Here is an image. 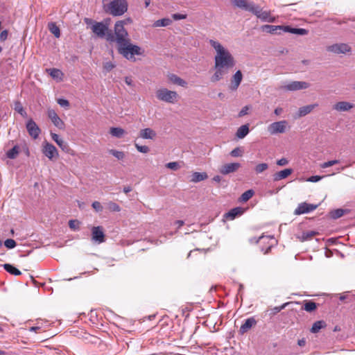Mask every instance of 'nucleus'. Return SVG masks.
I'll return each instance as SVG.
<instances>
[{
  "label": "nucleus",
  "instance_id": "f257e3e1",
  "mask_svg": "<svg viewBox=\"0 0 355 355\" xmlns=\"http://www.w3.org/2000/svg\"><path fill=\"white\" fill-rule=\"evenodd\" d=\"M209 44L215 49L214 73L210 80L212 83L220 80L235 66L236 61L231 53L218 42L210 40Z\"/></svg>",
  "mask_w": 355,
  "mask_h": 355
},
{
  "label": "nucleus",
  "instance_id": "f03ea898",
  "mask_svg": "<svg viewBox=\"0 0 355 355\" xmlns=\"http://www.w3.org/2000/svg\"><path fill=\"white\" fill-rule=\"evenodd\" d=\"M117 51L119 54L122 55L128 60L135 62L136 60L135 55H141L144 51L137 45L130 42V40H126L123 43L117 45Z\"/></svg>",
  "mask_w": 355,
  "mask_h": 355
},
{
  "label": "nucleus",
  "instance_id": "7ed1b4c3",
  "mask_svg": "<svg viewBox=\"0 0 355 355\" xmlns=\"http://www.w3.org/2000/svg\"><path fill=\"white\" fill-rule=\"evenodd\" d=\"M103 9L105 12L112 16H121L127 12L128 4L127 0H105Z\"/></svg>",
  "mask_w": 355,
  "mask_h": 355
},
{
  "label": "nucleus",
  "instance_id": "20e7f679",
  "mask_svg": "<svg viewBox=\"0 0 355 355\" xmlns=\"http://www.w3.org/2000/svg\"><path fill=\"white\" fill-rule=\"evenodd\" d=\"M110 19H106L102 22H96L92 27V30L98 37H105L108 42H114V37L109 30Z\"/></svg>",
  "mask_w": 355,
  "mask_h": 355
},
{
  "label": "nucleus",
  "instance_id": "39448f33",
  "mask_svg": "<svg viewBox=\"0 0 355 355\" xmlns=\"http://www.w3.org/2000/svg\"><path fill=\"white\" fill-rule=\"evenodd\" d=\"M155 94L159 101L167 103L175 104L179 99V95L176 92L169 90L164 87L158 89Z\"/></svg>",
  "mask_w": 355,
  "mask_h": 355
},
{
  "label": "nucleus",
  "instance_id": "423d86ee",
  "mask_svg": "<svg viewBox=\"0 0 355 355\" xmlns=\"http://www.w3.org/2000/svg\"><path fill=\"white\" fill-rule=\"evenodd\" d=\"M125 24V20H120L116 21L114 25V42H116L117 45L130 40L128 31L124 28Z\"/></svg>",
  "mask_w": 355,
  "mask_h": 355
},
{
  "label": "nucleus",
  "instance_id": "0eeeda50",
  "mask_svg": "<svg viewBox=\"0 0 355 355\" xmlns=\"http://www.w3.org/2000/svg\"><path fill=\"white\" fill-rule=\"evenodd\" d=\"M251 243H259L261 250L264 254L268 253L273 246L274 237L271 236H260L259 238L252 237L250 239Z\"/></svg>",
  "mask_w": 355,
  "mask_h": 355
},
{
  "label": "nucleus",
  "instance_id": "6e6552de",
  "mask_svg": "<svg viewBox=\"0 0 355 355\" xmlns=\"http://www.w3.org/2000/svg\"><path fill=\"white\" fill-rule=\"evenodd\" d=\"M289 126L286 120L273 122L268 126V131L270 135L281 134L285 132Z\"/></svg>",
  "mask_w": 355,
  "mask_h": 355
},
{
  "label": "nucleus",
  "instance_id": "1a4fd4ad",
  "mask_svg": "<svg viewBox=\"0 0 355 355\" xmlns=\"http://www.w3.org/2000/svg\"><path fill=\"white\" fill-rule=\"evenodd\" d=\"M42 151L49 159H56L59 156L57 148L53 144L47 141L43 143Z\"/></svg>",
  "mask_w": 355,
  "mask_h": 355
},
{
  "label": "nucleus",
  "instance_id": "9d476101",
  "mask_svg": "<svg viewBox=\"0 0 355 355\" xmlns=\"http://www.w3.org/2000/svg\"><path fill=\"white\" fill-rule=\"evenodd\" d=\"M51 136L52 139L58 144V146L62 149V150L72 156H74L76 155L75 151L70 148V146L66 141L60 138L58 135L51 132Z\"/></svg>",
  "mask_w": 355,
  "mask_h": 355
},
{
  "label": "nucleus",
  "instance_id": "9b49d317",
  "mask_svg": "<svg viewBox=\"0 0 355 355\" xmlns=\"http://www.w3.org/2000/svg\"><path fill=\"white\" fill-rule=\"evenodd\" d=\"M252 12L263 21L274 22L275 20V18L271 16L270 11H264L259 6H254Z\"/></svg>",
  "mask_w": 355,
  "mask_h": 355
},
{
  "label": "nucleus",
  "instance_id": "f8f14e48",
  "mask_svg": "<svg viewBox=\"0 0 355 355\" xmlns=\"http://www.w3.org/2000/svg\"><path fill=\"white\" fill-rule=\"evenodd\" d=\"M92 240L97 243L105 242V235L103 227L96 226L92 228Z\"/></svg>",
  "mask_w": 355,
  "mask_h": 355
},
{
  "label": "nucleus",
  "instance_id": "ddd939ff",
  "mask_svg": "<svg viewBox=\"0 0 355 355\" xmlns=\"http://www.w3.org/2000/svg\"><path fill=\"white\" fill-rule=\"evenodd\" d=\"M327 49L328 51L337 54L346 53L351 51V47L345 43L332 44L327 46Z\"/></svg>",
  "mask_w": 355,
  "mask_h": 355
},
{
  "label": "nucleus",
  "instance_id": "4468645a",
  "mask_svg": "<svg viewBox=\"0 0 355 355\" xmlns=\"http://www.w3.org/2000/svg\"><path fill=\"white\" fill-rule=\"evenodd\" d=\"M47 115L55 126L60 130L64 129L65 124L64 121L59 117L55 110L49 109L47 111Z\"/></svg>",
  "mask_w": 355,
  "mask_h": 355
},
{
  "label": "nucleus",
  "instance_id": "2eb2a0df",
  "mask_svg": "<svg viewBox=\"0 0 355 355\" xmlns=\"http://www.w3.org/2000/svg\"><path fill=\"white\" fill-rule=\"evenodd\" d=\"M318 207V205L302 202L299 204L297 207L295 209L294 214L295 215H301L303 214L309 213L314 211Z\"/></svg>",
  "mask_w": 355,
  "mask_h": 355
},
{
  "label": "nucleus",
  "instance_id": "dca6fc26",
  "mask_svg": "<svg viewBox=\"0 0 355 355\" xmlns=\"http://www.w3.org/2000/svg\"><path fill=\"white\" fill-rule=\"evenodd\" d=\"M309 86V83L304 81H293L289 84L284 85L282 88L288 91H296L307 89Z\"/></svg>",
  "mask_w": 355,
  "mask_h": 355
},
{
  "label": "nucleus",
  "instance_id": "f3484780",
  "mask_svg": "<svg viewBox=\"0 0 355 355\" xmlns=\"http://www.w3.org/2000/svg\"><path fill=\"white\" fill-rule=\"evenodd\" d=\"M241 167V164L238 162L227 163L222 165L219 168V172L224 175L236 172Z\"/></svg>",
  "mask_w": 355,
  "mask_h": 355
},
{
  "label": "nucleus",
  "instance_id": "a211bd4d",
  "mask_svg": "<svg viewBox=\"0 0 355 355\" xmlns=\"http://www.w3.org/2000/svg\"><path fill=\"white\" fill-rule=\"evenodd\" d=\"M26 129L29 135L33 139H37L41 132V130L32 119L27 121Z\"/></svg>",
  "mask_w": 355,
  "mask_h": 355
},
{
  "label": "nucleus",
  "instance_id": "6ab92c4d",
  "mask_svg": "<svg viewBox=\"0 0 355 355\" xmlns=\"http://www.w3.org/2000/svg\"><path fill=\"white\" fill-rule=\"evenodd\" d=\"M257 323V321L254 318V317H250L247 318L243 324H241L239 329V334L243 335L247 333L250 329L252 327H255Z\"/></svg>",
  "mask_w": 355,
  "mask_h": 355
},
{
  "label": "nucleus",
  "instance_id": "aec40b11",
  "mask_svg": "<svg viewBox=\"0 0 355 355\" xmlns=\"http://www.w3.org/2000/svg\"><path fill=\"white\" fill-rule=\"evenodd\" d=\"M243 80V74L240 70H238L232 77L229 88L232 91H236L239 87Z\"/></svg>",
  "mask_w": 355,
  "mask_h": 355
},
{
  "label": "nucleus",
  "instance_id": "412c9836",
  "mask_svg": "<svg viewBox=\"0 0 355 355\" xmlns=\"http://www.w3.org/2000/svg\"><path fill=\"white\" fill-rule=\"evenodd\" d=\"M232 3L236 7L244 9L251 12L255 6L253 3H249L247 0H233Z\"/></svg>",
  "mask_w": 355,
  "mask_h": 355
},
{
  "label": "nucleus",
  "instance_id": "4be33fe9",
  "mask_svg": "<svg viewBox=\"0 0 355 355\" xmlns=\"http://www.w3.org/2000/svg\"><path fill=\"white\" fill-rule=\"evenodd\" d=\"M244 213V209L242 207H235L225 213L224 218L227 220H232L236 217L241 216Z\"/></svg>",
  "mask_w": 355,
  "mask_h": 355
},
{
  "label": "nucleus",
  "instance_id": "5701e85b",
  "mask_svg": "<svg viewBox=\"0 0 355 355\" xmlns=\"http://www.w3.org/2000/svg\"><path fill=\"white\" fill-rule=\"evenodd\" d=\"M354 107L353 103L347 101H340L334 105V109L338 112H347Z\"/></svg>",
  "mask_w": 355,
  "mask_h": 355
},
{
  "label": "nucleus",
  "instance_id": "b1692460",
  "mask_svg": "<svg viewBox=\"0 0 355 355\" xmlns=\"http://www.w3.org/2000/svg\"><path fill=\"white\" fill-rule=\"evenodd\" d=\"M156 135L155 131L150 128H144L139 131V137L144 139H154Z\"/></svg>",
  "mask_w": 355,
  "mask_h": 355
},
{
  "label": "nucleus",
  "instance_id": "393cba45",
  "mask_svg": "<svg viewBox=\"0 0 355 355\" xmlns=\"http://www.w3.org/2000/svg\"><path fill=\"white\" fill-rule=\"evenodd\" d=\"M293 173L292 168H285L282 171L275 173L273 175V180L275 182L279 181L283 179H286Z\"/></svg>",
  "mask_w": 355,
  "mask_h": 355
},
{
  "label": "nucleus",
  "instance_id": "a878e982",
  "mask_svg": "<svg viewBox=\"0 0 355 355\" xmlns=\"http://www.w3.org/2000/svg\"><path fill=\"white\" fill-rule=\"evenodd\" d=\"M167 78L173 84L178 85L181 87H186L187 85V83L185 80L174 73L168 74Z\"/></svg>",
  "mask_w": 355,
  "mask_h": 355
},
{
  "label": "nucleus",
  "instance_id": "bb28decb",
  "mask_svg": "<svg viewBox=\"0 0 355 355\" xmlns=\"http://www.w3.org/2000/svg\"><path fill=\"white\" fill-rule=\"evenodd\" d=\"M47 71L49 73L50 76L57 81H62L63 80L64 73L61 70L53 68L48 69Z\"/></svg>",
  "mask_w": 355,
  "mask_h": 355
},
{
  "label": "nucleus",
  "instance_id": "cd10ccee",
  "mask_svg": "<svg viewBox=\"0 0 355 355\" xmlns=\"http://www.w3.org/2000/svg\"><path fill=\"white\" fill-rule=\"evenodd\" d=\"M318 106V104L308 105L300 107L298 110V116H304L313 111Z\"/></svg>",
  "mask_w": 355,
  "mask_h": 355
},
{
  "label": "nucleus",
  "instance_id": "c85d7f7f",
  "mask_svg": "<svg viewBox=\"0 0 355 355\" xmlns=\"http://www.w3.org/2000/svg\"><path fill=\"white\" fill-rule=\"evenodd\" d=\"M207 178H208V175L205 172H203V173L194 172L191 175V182H199L203 181Z\"/></svg>",
  "mask_w": 355,
  "mask_h": 355
},
{
  "label": "nucleus",
  "instance_id": "c756f323",
  "mask_svg": "<svg viewBox=\"0 0 355 355\" xmlns=\"http://www.w3.org/2000/svg\"><path fill=\"white\" fill-rule=\"evenodd\" d=\"M262 30L268 33L274 34L277 33V31H284V26H272V25H264L261 27Z\"/></svg>",
  "mask_w": 355,
  "mask_h": 355
},
{
  "label": "nucleus",
  "instance_id": "7c9ffc66",
  "mask_svg": "<svg viewBox=\"0 0 355 355\" xmlns=\"http://www.w3.org/2000/svg\"><path fill=\"white\" fill-rule=\"evenodd\" d=\"M284 32L291 33L293 34H297V35H306L307 34L308 31L304 28H291L290 26H284Z\"/></svg>",
  "mask_w": 355,
  "mask_h": 355
},
{
  "label": "nucleus",
  "instance_id": "2f4dec72",
  "mask_svg": "<svg viewBox=\"0 0 355 355\" xmlns=\"http://www.w3.org/2000/svg\"><path fill=\"white\" fill-rule=\"evenodd\" d=\"M326 327V322L324 320H318L315 322L311 329L312 333H318L320 329Z\"/></svg>",
  "mask_w": 355,
  "mask_h": 355
},
{
  "label": "nucleus",
  "instance_id": "473e14b6",
  "mask_svg": "<svg viewBox=\"0 0 355 355\" xmlns=\"http://www.w3.org/2000/svg\"><path fill=\"white\" fill-rule=\"evenodd\" d=\"M48 28L50 32L54 35V36L57 38L60 36V31L59 27L54 22H50L48 24Z\"/></svg>",
  "mask_w": 355,
  "mask_h": 355
},
{
  "label": "nucleus",
  "instance_id": "72a5a7b5",
  "mask_svg": "<svg viewBox=\"0 0 355 355\" xmlns=\"http://www.w3.org/2000/svg\"><path fill=\"white\" fill-rule=\"evenodd\" d=\"M249 132V128L248 125H241L236 132V137L240 139L244 138Z\"/></svg>",
  "mask_w": 355,
  "mask_h": 355
},
{
  "label": "nucleus",
  "instance_id": "f704fd0d",
  "mask_svg": "<svg viewBox=\"0 0 355 355\" xmlns=\"http://www.w3.org/2000/svg\"><path fill=\"white\" fill-rule=\"evenodd\" d=\"M3 268L10 274L14 275H21V272L15 267H14L12 265L9 263H5L3 266Z\"/></svg>",
  "mask_w": 355,
  "mask_h": 355
},
{
  "label": "nucleus",
  "instance_id": "c9c22d12",
  "mask_svg": "<svg viewBox=\"0 0 355 355\" xmlns=\"http://www.w3.org/2000/svg\"><path fill=\"white\" fill-rule=\"evenodd\" d=\"M14 110L19 113L22 117L26 118L27 117V113L24 109L22 104L20 101H15V107Z\"/></svg>",
  "mask_w": 355,
  "mask_h": 355
},
{
  "label": "nucleus",
  "instance_id": "e433bc0d",
  "mask_svg": "<svg viewBox=\"0 0 355 355\" xmlns=\"http://www.w3.org/2000/svg\"><path fill=\"white\" fill-rule=\"evenodd\" d=\"M172 23L171 19L168 18H163L159 20H157L153 24V27H161V26H168L171 25Z\"/></svg>",
  "mask_w": 355,
  "mask_h": 355
},
{
  "label": "nucleus",
  "instance_id": "4c0bfd02",
  "mask_svg": "<svg viewBox=\"0 0 355 355\" xmlns=\"http://www.w3.org/2000/svg\"><path fill=\"white\" fill-rule=\"evenodd\" d=\"M19 153V147L15 146L12 149L6 153V157L9 159H15Z\"/></svg>",
  "mask_w": 355,
  "mask_h": 355
},
{
  "label": "nucleus",
  "instance_id": "58836bf2",
  "mask_svg": "<svg viewBox=\"0 0 355 355\" xmlns=\"http://www.w3.org/2000/svg\"><path fill=\"white\" fill-rule=\"evenodd\" d=\"M254 194V192L252 189H249L245 191L239 198V201L242 202H245L248 201Z\"/></svg>",
  "mask_w": 355,
  "mask_h": 355
},
{
  "label": "nucleus",
  "instance_id": "ea45409f",
  "mask_svg": "<svg viewBox=\"0 0 355 355\" xmlns=\"http://www.w3.org/2000/svg\"><path fill=\"white\" fill-rule=\"evenodd\" d=\"M110 133L117 138H121L125 133V130L121 128H111Z\"/></svg>",
  "mask_w": 355,
  "mask_h": 355
},
{
  "label": "nucleus",
  "instance_id": "a19ab883",
  "mask_svg": "<svg viewBox=\"0 0 355 355\" xmlns=\"http://www.w3.org/2000/svg\"><path fill=\"white\" fill-rule=\"evenodd\" d=\"M317 304L315 302L312 301H306L304 304V309L307 312H311L315 310Z\"/></svg>",
  "mask_w": 355,
  "mask_h": 355
},
{
  "label": "nucleus",
  "instance_id": "79ce46f5",
  "mask_svg": "<svg viewBox=\"0 0 355 355\" xmlns=\"http://www.w3.org/2000/svg\"><path fill=\"white\" fill-rule=\"evenodd\" d=\"M107 207L110 211L119 212L121 211V207H119V205L112 201H110L109 202H107Z\"/></svg>",
  "mask_w": 355,
  "mask_h": 355
},
{
  "label": "nucleus",
  "instance_id": "37998d69",
  "mask_svg": "<svg viewBox=\"0 0 355 355\" xmlns=\"http://www.w3.org/2000/svg\"><path fill=\"white\" fill-rule=\"evenodd\" d=\"M268 168V165L266 163H261L258 164L255 168L254 171L257 174H259L263 173V171H266Z\"/></svg>",
  "mask_w": 355,
  "mask_h": 355
},
{
  "label": "nucleus",
  "instance_id": "c03bdc74",
  "mask_svg": "<svg viewBox=\"0 0 355 355\" xmlns=\"http://www.w3.org/2000/svg\"><path fill=\"white\" fill-rule=\"evenodd\" d=\"M109 153L119 160L123 159L125 157V154L122 151L111 149L109 150Z\"/></svg>",
  "mask_w": 355,
  "mask_h": 355
},
{
  "label": "nucleus",
  "instance_id": "a18cd8bd",
  "mask_svg": "<svg viewBox=\"0 0 355 355\" xmlns=\"http://www.w3.org/2000/svg\"><path fill=\"white\" fill-rule=\"evenodd\" d=\"M69 226L73 230H78L80 227V222L78 220H70Z\"/></svg>",
  "mask_w": 355,
  "mask_h": 355
},
{
  "label": "nucleus",
  "instance_id": "49530a36",
  "mask_svg": "<svg viewBox=\"0 0 355 355\" xmlns=\"http://www.w3.org/2000/svg\"><path fill=\"white\" fill-rule=\"evenodd\" d=\"M344 212L343 209H338L331 212V216L334 218H338L344 215Z\"/></svg>",
  "mask_w": 355,
  "mask_h": 355
},
{
  "label": "nucleus",
  "instance_id": "de8ad7c7",
  "mask_svg": "<svg viewBox=\"0 0 355 355\" xmlns=\"http://www.w3.org/2000/svg\"><path fill=\"white\" fill-rule=\"evenodd\" d=\"M318 233L314 231H309L304 232L302 234V237L304 240H309L311 239L314 236H315Z\"/></svg>",
  "mask_w": 355,
  "mask_h": 355
},
{
  "label": "nucleus",
  "instance_id": "09e8293b",
  "mask_svg": "<svg viewBox=\"0 0 355 355\" xmlns=\"http://www.w3.org/2000/svg\"><path fill=\"white\" fill-rule=\"evenodd\" d=\"M135 146L137 150L140 153H148L150 151V149L147 146H140L138 144H135Z\"/></svg>",
  "mask_w": 355,
  "mask_h": 355
},
{
  "label": "nucleus",
  "instance_id": "8fccbe9b",
  "mask_svg": "<svg viewBox=\"0 0 355 355\" xmlns=\"http://www.w3.org/2000/svg\"><path fill=\"white\" fill-rule=\"evenodd\" d=\"M4 245L7 248L12 249L16 246V242L12 239H8L5 241Z\"/></svg>",
  "mask_w": 355,
  "mask_h": 355
},
{
  "label": "nucleus",
  "instance_id": "3c124183",
  "mask_svg": "<svg viewBox=\"0 0 355 355\" xmlns=\"http://www.w3.org/2000/svg\"><path fill=\"white\" fill-rule=\"evenodd\" d=\"M338 162H339V161L337 160V159L331 160V161H328V162L322 163L320 165V166L322 168H328V167L332 166L338 164Z\"/></svg>",
  "mask_w": 355,
  "mask_h": 355
},
{
  "label": "nucleus",
  "instance_id": "603ef678",
  "mask_svg": "<svg viewBox=\"0 0 355 355\" xmlns=\"http://www.w3.org/2000/svg\"><path fill=\"white\" fill-rule=\"evenodd\" d=\"M242 154H243V151L239 147L235 148L230 152V155L232 157H241V156H242Z\"/></svg>",
  "mask_w": 355,
  "mask_h": 355
},
{
  "label": "nucleus",
  "instance_id": "864d4df0",
  "mask_svg": "<svg viewBox=\"0 0 355 355\" xmlns=\"http://www.w3.org/2000/svg\"><path fill=\"white\" fill-rule=\"evenodd\" d=\"M166 167L173 171H177L180 168V165L177 162H172L166 164Z\"/></svg>",
  "mask_w": 355,
  "mask_h": 355
},
{
  "label": "nucleus",
  "instance_id": "5fc2aeb1",
  "mask_svg": "<svg viewBox=\"0 0 355 355\" xmlns=\"http://www.w3.org/2000/svg\"><path fill=\"white\" fill-rule=\"evenodd\" d=\"M57 103L61 106L64 107H69V102L63 98H58L57 100Z\"/></svg>",
  "mask_w": 355,
  "mask_h": 355
},
{
  "label": "nucleus",
  "instance_id": "6e6d98bb",
  "mask_svg": "<svg viewBox=\"0 0 355 355\" xmlns=\"http://www.w3.org/2000/svg\"><path fill=\"white\" fill-rule=\"evenodd\" d=\"M92 207L98 212L103 210V206L98 201H94L92 203Z\"/></svg>",
  "mask_w": 355,
  "mask_h": 355
},
{
  "label": "nucleus",
  "instance_id": "4d7b16f0",
  "mask_svg": "<svg viewBox=\"0 0 355 355\" xmlns=\"http://www.w3.org/2000/svg\"><path fill=\"white\" fill-rule=\"evenodd\" d=\"M187 15L184 14H180V13H175L172 15V18L174 20H180V19H184L187 18Z\"/></svg>",
  "mask_w": 355,
  "mask_h": 355
},
{
  "label": "nucleus",
  "instance_id": "13d9d810",
  "mask_svg": "<svg viewBox=\"0 0 355 355\" xmlns=\"http://www.w3.org/2000/svg\"><path fill=\"white\" fill-rule=\"evenodd\" d=\"M322 178H323V176H320V175H313V176L309 177V178L307 179V181H308V182H316L320 181V180H322Z\"/></svg>",
  "mask_w": 355,
  "mask_h": 355
},
{
  "label": "nucleus",
  "instance_id": "bf43d9fd",
  "mask_svg": "<svg viewBox=\"0 0 355 355\" xmlns=\"http://www.w3.org/2000/svg\"><path fill=\"white\" fill-rule=\"evenodd\" d=\"M8 31L3 30L0 33V41L1 42L6 41L7 40V38H8Z\"/></svg>",
  "mask_w": 355,
  "mask_h": 355
},
{
  "label": "nucleus",
  "instance_id": "052dcab7",
  "mask_svg": "<svg viewBox=\"0 0 355 355\" xmlns=\"http://www.w3.org/2000/svg\"><path fill=\"white\" fill-rule=\"evenodd\" d=\"M114 65L111 62H105L103 65L104 69H105L107 71H111L112 69H114Z\"/></svg>",
  "mask_w": 355,
  "mask_h": 355
},
{
  "label": "nucleus",
  "instance_id": "680f3d73",
  "mask_svg": "<svg viewBox=\"0 0 355 355\" xmlns=\"http://www.w3.org/2000/svg\"><path fill=\"white\" fill-rule=\"evenodd\" d=\"M249 106L246 105L245 107H243L241 110L240 111V112L239 113V117H241V116H243L245 115H246L248 114V112L249 110Z\"/></svg>",
  "mask_w": 355,
  "mask_h": 355
},
{
  "label": "nucleus",
  "instance_id": "e2e57ef3",
  "mask_svg": "<svg viewBox=\"0 0 355 355\" xmlns=\"http://www.w3.org/2000/svg\"><path fill=\"white\" fill-rule=\"evenodd\" d=\"M288 303H284V304H282V306H275L273 308V311H274V313H279L280 312L282 309H284L286 305L288 304Z\"/></svg>",
  "mask_w": 355,
  "mask_h": 355
},
{
  "label": "nucleus",
  "instance_id": "0e129e2a",
  "mask_svg": "<svg viewBox=\"0 0 355 355\" xmlns=\"http://www.w3.org/2000/svg\"><path fill=\"white\" fill-rule=\"evenodd\" d=\"M288 163V161L286 158H282L277 161V164L279 166H285Z\"/></svg>",
  "mask_w": 355,
  "mask_h": 355
},
{
  "label": "nucleus",
  "instance_id": "69168bd1",
  "mask_svg": "<svg viewBox=\"0 0 355 355\" xmlns=\"http://www.w3.org/2000/svg\"><path fill=\"white\" fill-rule=\"evenodd\" d=\"M175 224L178 225V228L179 229L184 225V222L182 220H178L175 221Z\"/></svg>",
  "mask_w": 355,
  "mask_h": 355
},
{
  "label": "nucleus",
  "instance_id": "338daca9",
  "mask_svg": "<svg viewBox=\"0 0 355 355\" xmlns=\"http://www.w3.org/2000/svg\"><path fill=\"white\" fill-rule=\"evenodd\" d=\"M125 83L128 85H132V80L131 79V78H129V77H125Z\"/></svg>",
  "mask_w": 355,
  "mask_h": 355
},
{
  "label": "nucleus",
  "instance_id": "774afa93",
  "mask_svg": "<svg viewBox=\"0 0 355 355\" xmlns=\"http://www.w3.org/2000/svg\"><path fill=\"white\" fill-rule=\"evenodd\" d=\"M283 110L282 108L281 107H277L275 111H274V113L276 114V115H279L282 112Z\"/></svg>",
  "mask_w": 355,
  "mask_h": 355
}]
</instances>
